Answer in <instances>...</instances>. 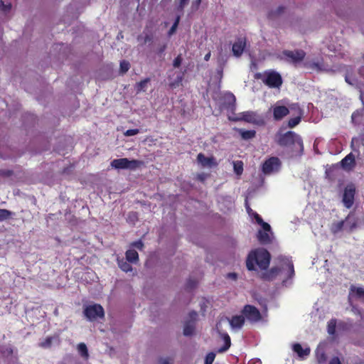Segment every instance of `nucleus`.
Here are the masks:
<instances>
[{"instance_id":"f257e3e1","label":"nucleus","mask_w":364,"mask_h":364,"mask_svg":"<svg viewBox=\"0 0 364 364\" xmlns=\"http://www.w3.org/2000/svg\"><path fill=\"white\" fill-rule=\"evenodd\" d=\"M271 260L270 253L264 248L252 250L247 257L246 266L248 270L255 269V264L262 270H267Z\"/></svg>"},{"instance_id":"f03ea898","label":"nucleus","mask_w":364,"mask_h":364,"mask_svg":"<svg viewBox=\"0 0 364 364\" xmlns=\"http://www.w3.org/2000/svg\"><path fill=\"white\" fill-rule=\"evenodd\" d=\"M275 142L282 147H291L297 145L301 149H303V140L301 137L292 131H288L284 134L278 132L274 136Z\"/></svg>"},{"instance_id":"7ed1b4c3","label":"nucleus","mask_w":364,"mask_h":364,"mask_svg":"<svg viewBox=\"0 0 364 364\" xmlns=\"http://www.w3.org/2000/svg\"><path fill=\"white\" fill-rule=\"evenodd\" d=\"M144 164V162L140 160L132 159L129 160L127 158H122L114 159L111 162V166L112 168L119 170V169H129V170H135L139 167H141Z\"/></svg>"},{"instance_id":"20e7f679","label":"nucleus","mask_w":364,"mask_h":364,"mask_svg":"<svg viewBox=\"0 0 364 364\" xmlns=\"http://www.w3.org/2000/svg\"><path fill=\"white\" fill-rule=\"evenodd\" d=\"M241 314L251 323H255L260 321L262 318V314L259 309L253 305L246 304L241 310Z\"/></svg>"},{"instance_id":"39448f33","label":"nucleus","mask_w":364,"mask_h":364,"mask_svg":"<svg viewBox=\"0 0 364 364\" xmlns=\"http://www.w3.org/2000/svg\"><path fill=\"white\" fill-rule=\"evenodd\" d=\"M83 313L87 320L90 321H95L97 318H104L105 316L103 307L97 304L87 306L84 309Z\"/></svg>"},{"instance_id":"423d86ee","label":"nucleus","mask_w":364,"mask_h":364,"mask_svg":"<svg viewBox=\"0 0 364 364\" xmlns=\"http://www.w3.org/2000/svg\"><path fill=\"white\" fill-rule=\"evenodd\" d=\"M262 82L271 88H279L283 82L282 76L276 71L271 70L264 73Z\"/></svg>"},{"instance_id":"0eeeda50","label":"nucleus","mask_w":364,"mask_h":364,"mask_svg":"<svg viewBox=\"0 0 364 364\" xmlns=\"http://www.w3.org/2000/svg\"><path fill=\"white\" fill-rule=\"evenodd\" d=\"M355 193L356 189L353 184L347 185L344 188L342 202L346 208L350 209L353 205Z\"/></svg>"},{"instance_id":"6e6552de","label":"nucleus","mask_w":364,"mask_h":364,"mask_svg":"<svg viewBox=\"0 0 364 364\" xmlns=\"http://www.w3.org/2000/svg\"><path fill=\"white\" fill-rule=\"evenodd\" d=\"M282 54L286 58L287 62L294 65L303 61L306 56V53L301 49L294 50H285L282 52Z\"/></svg>"},{"instance_id":"1a4fd4ad","label":"nucleus","mask_w":364,"mask_h":364,"mask_svg":"<svg viewBox=\"0 0 364 364\" xmlns=\"http://www.w3.org/2000/svg\"><path fill=\"white\" fill-rule=\"evenodd\" d=\"M281 165L280 160L277 157H270L262 164V170L264 174H269L274 171H277Z\"/></svg>"},{"instance_id":"9d476101","label":"nucleus","mask_w":364,"mask_h":364,"mask_svg":"<svg viewBox=\"0 0 364 364\" xmlns=\"http://www.w3.org/2000/svg\"><path fill=\"white\" fill-rule=\"evenodd\" d=\"M241 120L245 122L255 124L257 125H262L264 124V119L258 115L255 112L247 111L241 113Z\"/></svg>"},{"instance_id":"9b49d317","label":"nucleus","mask_w":364,"mask_h":364,"mask_svg":"<svg viewBox=\"0 0 364 364\" xmlns=\"http://www.w3.org/2000/svg\"><path fill=\"white\" fill-rule=\"evenodd\" d=\"M197 161L203 168H213L218 166V164L214 156L207 157L203 153L197 156Z\"/></svg>"},{"instance_id":"f8f14e48","label":"nucleus","mask_w":364,"mask_h":364,"mask_svg":"<svg viewBox=\"0 0 364 364\" xmlns=\"http://www.w3.org/2000/svg\"><path fill=\"white\" fill-rule=\"evenodd\" d=\"M220 327H221L220 322L217 323V324H216L217 331L220 334L221 338L223 339L224 343H225L224 346L218 350V352L223 353V352L227 351L230 348V345H231V340H230V336L227 333H223L220 331Z\"/></svg>"},{"instance_id":"ddd939ff","label":"nucleus","mask_w":364,"mask_h":364,"mask_svg":"<svg viewBox=\"0 0 364 364\" xmlns=\"http://www.w3.org/2000/svg\"><path fill=\"white\" fill-rule=\"evenodd\" d=\"M289 109L284 105H275L273 107V117L277 121L282 119L284 117L289 114Z\"/></svg>"},{"instance_id":"4468645a","label":"nucleus","mask_w":364,"mask_h":364,"mask_svg":"<svg viewBox=\"0 0 364 364\" xmlns=\"http://www.w3.org/2000/svg\"><path fill=\"white\" fill-rule=\"evenodd\" d=\"M227 319L228 320L229 323H230V326L232 327V328H234V329L242 328V327L244 326L245 322V317L242 315V314H241V315L233 316H232L231 318H227Z\"/></svg>"},{"instance_id":"2eb2a0df","label":"nucleus","mask_w":364,"mask_h":364,"mask_svg":"<svg viewBox=\"0 0 364 364\" xmlns=\"http://www.w3.org/2000/svg\"><path fill=\"white\" fill-rule=\"evenodd\" d=\"M349 299L355 298L362 299L364 301V289L351 285L349 289Z\"/></svg>"},{"instance_id":"dca6fc26","label":"nucleus","mask_w":364,"mask_h":364,"mask_svg":"<svg viewBox=\"0 0 364 364\" xmlns=\"http://www.w3.org/2000/svg\"><path fill=\"white\" fill-rule=\"evenodd\" d=\"M245 46H246V43L242 38H240L237 41H235L233 43L232 48V50L234 55H235L236 57L240 56L244 51Z\"/></svg>"},{"instance_id":"f3484780","label":"nucleus","mask_w":364,"mask_h":364,"mask_svg":"<svg viewBox=\"0 0 364 364\" xmlns=\"http://www.w3.org/2000/svg\"><path fill=\"white\" fill-rule=\"evenodd\" d=\"M280 272V268L273 267L270 269L262 274V279L266 281H272L276 278Z\"/></svg>"},{"instance_id":"a211bd4d","label":"nucleus","mask_w":364,"mask_h":364,"mask_svg":"<svg viewBox=\"0 0 364 364\" xmlns=\"http://www.w3.org/2000/svg\"><path fill=\"white\" fill-rule=\"evenodd\" d=\"M225 102L223 103V107L226 109H233L235 105L236 98L235 96L231 93H226L224 96Z\"/></svg>"},{"instance_id":"6ab92c4d","label":"nucleus","mask_w":364,"mask_h":364,"mask_svg":"<svg viewBox=\"0 0 364 364\" xmlns=\"http://www.w3.org/2000/svg\"><path fill=\"white\" fill-rule=\"evenodd\" d=\"M292 350L296 353L299 357L304 358L310 354L311 350L309 348H303L300 343H294L292 346Z\"/></svg>"},{"instance_id":"aec40b11","label":"nucleus","mask_w":364,"mask_h":364,"mask_svg":"<svg viewBox=\"0 0 364 364\" xmlns=\"http://www.w3.org/2000/svg\"><path fill=\"white\" fill-rule=\"evenodd\" d=\"M343 221H345V224L349 232L353 231L357 228V219L351 213L348 215Z\"/></svg>"},{"instance_id":"412c9836","label":"nucleus","mask_w":364,"mask_h":364,"mask_svg":"<svg viewBox=\"0 0 364 364\" xmlns=\"http://www.w3.org/2000/svg\"><path fill=\"white\" fill-rule=\"evenodd\" d=\"M341 165L343 167H353L355 165V156L352 153L348 154L341 160Z\"/></svg>"},{"instance_id":"4be33fe9","label":"nucleus","mask_w":364,"mask_h":364,"mask_svg":"<svg viewBox=\"0 0 364 364\" xmlns=\"http://www.w3.org/2000/svg\"><path fill=\"white\" fill-rule=\"evenodd\" d=\"M126 259L131 263H136L139 262V255L135 250H128L126 252Z\"/></svg>"},{"instance_id":"5701e85b","label":"nucleus","mask_w":364,"mask_h":364,"mask_svg":"<svg viewBox=\"0 0 364 364\" xmlns=\"http://www.w3.org/2000/svg\"><path fill=\"white\" fill-rule=\"evenodd\" d=\"M257 239L261 244L266 245L271 242L270 237L267 232L259 230L257 233Z\"/></svg>"},{"instance_id":"b1692460","label":"nucleus","mask_w":364,"mask_h":364,"mask_svg":"<svg viewBox=\"0 0 364 364\" xmlns=\"http://www.w3.org/2000/svg\"><path fill=\"white\" fill-rule=\"evenodd\" d=\"M195 323L191 321H186L184 324L183 334L186 336H192L195 331Z\"/></svg>"},{"instance_id":"393cba45","label":"nucleus","mask_w":364,"mask_h":364,"mask_svg":"<svg viewBox=\"0 0 364 364\" xmlns=\"http://www.w3.org/2000/svg\"><path fill=\"white\" fill-rule=\"evenodd\" d=\"M119 267L125 272H129L132 271V267L129 264V262L124 259L117 260Z\"/></svg>"},{"instance_id":"a878e982","label":"nucleus","mask_w":364,"mask_h":364,"mask_svg":"<svg viewBox=\"0 0 364 364\" xmlns=\"http://www.w3.org/2000/svg\"><path fill=\"white\" fill-rule=\"evenodd\" d=\"M345 221L341 220L338 222L333 223L331 227V231L333 234H337L341 232L344 227Z\"/></svg>"},{"instance_id":"bb28decb","label":"nucleus","mask_w":364,"mask_h":364,"mask_svg":"<svg viewBox=\"0 0 364 364\" xmlns=\"http://www.w3.org/2000/svg\"><path fill=\"white\" fill-rule=\"evenodd\" d=\"M337 321L336 318H331L327 324V332L331 336L336 335V328Z\"/></svg>"},{"instance_id":"cd10ccee","label":"nucleus","mask_w":364,"mask_h":364,"mask_svg":"<svg viewBox=\"0 0 364 364\" xmlns=\"http://www.w3.org/2000/svg\"><path fill=\"white\" fill-rule=\"evenodd\" d=\"M150 82V78L146 77L140 82H137L135 86V89L137 92L145 91L147 87V84Z\"/></svg>"},{"instance_id":"c85d7f7f","label":"nucleus","mask_w":364,"mask_h":364,"mask_svg":"<svg viewBox=\"0 0 364 364\" xmlns=\"http://www.w3.org/2000/svg\"><path fill=\"white\" fill-rule=\"evenodd\" d=\"M77 350L82 358L86 359L88 358V350L86 345L84 343H80L77 345Z\"/></svg>"},{"instance_id":"c756f323","label":"nucleus","mask_w":364,"mask_h":364,"mask_svg":"<svg viewBox=\"0 0 364 364\" xmlns=\"http://www.w3.org/2000/svg\"><path fill=\"white\" fill-rule=\"evenodd\" d=\"M240 133L242 138L245 140L252 139L256 135L255 130H240Z\"/></svg>"},{"instance_id":"7c9ffc66","label":"nucleus","mask_w":364,"mask_h":364,"mask_svg":"<svg viewBox=\"0 0 364 364\" xmlns=\"http://www.w3.org/2000/svg\"><path fill=\"white\" fill-rule=\"evenodd\" d=\"M285 8L284 6H279L277 10L275 11H270L268 13L267 17L269 19H274L277 18L278 16H279L281 14H282L284 11Z\"/></svg>"},{"instance_id":"2f4dec72","label":"nucleus","mask_w":364,"mask_h":364,"mask_svg":"<svg viewBox=\"0 0 364 364\" xmlns=\"http://www.w3.org/2000/svg\"><path fill=\"white\" fill-rule=\"evenodd\" d=\"M234 171L237 176L242 175L243 172V162L242 161H236L233 163Z\"/></svg>"},{"instance_id":"473e14b6","label":"nucleus","mask_w":364,"mask_h":364,"mask_svg":"<svg viewBox=\"0 0 364 364\" xmlns=\"http://www.w3.org/2000/svg\"><path fill=\"white\" fill-rule=\"evenodd\" d=\"M130 68V63L125 60H123L120 62L119 65V73L122 75L125 74Z\"/></svg>"},{"instance_id":"72a5a7b5","label":"nucleus","mask_w":364,"mask_h":364,"mask_svg":"<svg viewBox=\"0 0 364 364\" xmlns=\"http://www.w3.org/2000/svg\"><path fill=\"white\" fill-rule=\"evenodd\" d=\"M14 213L7 209L0 208V222L6 220L11 217Z\"/></svg>"},{"instance_id":"f704fd0d","label":"nucleus","mask_w":364,"mask_h":364,"mask_svg":"<svg viewBox=\"0 0 364 364\" xmlns=\"http://www.w3.org/2000/svg\"><path fill=\"white\" fill-rule=\"evenodd\" d=\"M183 74H180L178 75L176 80L173 82H171L169 83V87L171 88V89H174V88H176L180 86V85L181 84L182 82V80H183Z\"/></svg>"},{"instance_id":"c9c22d12","label":"nucleus","mask_w":364,"mask_h":364,"mask_svg":"<svg viewBox=\"0 0 364 364\" xmlns=\"http://www.w3.org/2000/svg\"><path fill=\"white\" fill-rule=\"evenodd\" d=\"M180 19H181L180 16H177L173 24L172 25V26L171 27V28L169 29V31L168 32V36H171L176 32L177 27L178 26V23L180 22Z\"/></svg>"},{"instance_id":"e433bc0d","label":"nucleus","mask_w":364,"mask_h":364,"mask_svg":"<svg viewBox=\"0 0 364 364\" xmlns=\"http://www.w3.org/2000/svg\"><path fill=\"white\" fill-rule=\"evenodd\" d=\"M300 122H301V117H295L291 118L288 121V126L290 128H293V127H296L297 124H299Z\"/></svg>"},{"instance_id":"4c0bfd02","label":"nucleus","mask_w":364,"mask_h":364,"mask_svg":"<svg viewBox=\"0 0 364 364\" xmlns=\"http://www.w3.org/2000/svg\"><path fill=\"white\" fill-rule=\"evenodd\" d=\"M53 337L48 336L47 337L43 342L40 343V346L43 348H50L52 345Z\"/></svg>"},{"instance_id":"58836bf2","label":"nucleus","mask_w":364,"mask_h":364,"mask_svg":"<svg viewBox=\"0 0 364 364\" xmlns=\"http://www.w3.org/2000/svg\"><path fill=\"white\" fill-rule=\"evenodd\" d=\"M198 282L193 279H189L186 284V288L187 289H193L197 286Z\"/></svg>"},{"instance_id":"ea45409f","label":"nucleus","mask_w":364,"mask_h":364,"mask_svg":"<svg viewBox=\"0 0 364 364\" xmlns=\"http://www.w3.org/2000/svg\"><path fill=\"white\" fill-rule=\"evenodd\" d=\"M215 354L213 352L208 353L205 359V364H213Z\"/></svg>"},{"instance_id":"a19ab883","label":"nucleus","mask_w":364,"mask_h":364,"mask_svg":"<svg viewBox=\"0 0 364 364\" xmlns=\"http://www.w3.org/2000/svg\"><path fill=\"white\" fill-rule=\"evenodd\" d=\"M11 9V4L10 3L5 4L2 0L0 1V10L3 12L9 11Z\"/></svg>"},{"instance_id":"79ce46f5","label":"nucleus","mask_w":364,"mask_h":364,"mask_svg":"<svg viewBox=\"0 0 364 364\" xmlns=\"http://www.w3.org/2000/svg\"><path fill=\"white\" fill-rule=\"evenodd\" d=\"M189 0H180L177 6V11L183 12L184 7L188 4Z\"/></svg>"},{"instance_id":"37998d69","label":"nucleus","mask_w":364,"mask_h":364,"mask_svg":"<svg viewBox=\"0 0 364 364\" xmlns=\"http://www.w3.org/2000/svg\"><path fill=\"white\" fill-rule=\"evenodd\" d=\"M182 60H183V59H182V57H181V55H178L173 60V66L174 68H179L181 66V65Z\"/></svg>"},{"instance_id":"c03bdc74","label":"nucleus","mask_w":364,"mask_h":364,"mask_svg":"<svg viewBox=\"0 0 364 364\" xmlns=\"http://www.w3.org/2000/svg\"><path fill=\"white\" fill-rule=\"evenodd\" d=\"M139 133V130L138 129H130L127 130L124 132V135L127 136H134Z\"/></svg>"},{"instance_id":"a18cd8bd","label":"nucleus","mask_w":364,"mask_h":364,"mask_svg":"<svg viewBox=\"0 0 364 364\" xmlns=\"http://www.w3.org/2000/svg\"><path fill=\"white\" fill-rule=\"evenodd\" d=\"M188 317H189V320L188 321L193 322V323H195V322L197 319V317H198V314L196 311H193L189 313Z\"/></svg>"},{"instance_id":"49530a36","label":"nucleus","mask_w":364,"mask_h":364,"mask_svg":"<svg viewBox=\"0 0 364 364\" xmlns=\"http://www.w3.org/2000/svg\"><path fill=\"white\" fill-rule=\"evenodd\" d=\"M13 174V171L8 169H1L0 170V176L4 177H9Z\"/></svg>"},{"instance_id":"de8ad7c7","label":"nucleus","mask_w":364,"mask_h":364,"mask_svg":"<svg viewBox=\"0 0 364 364\" xmlns=\"http://www.w3.org/2000/svg\"><path fill=\"white\" fill-rule=\"evenodd\" d=\"M201 0H194L192 2L191 9L193 11H197L200 6Z\"/></svg>"},{"instance_id":"09e8293b","label":"nucleus","mask_w":364,"mask_h":364,"mask_svg":"<svg viewBox=\"0 0 364 364\" xmlns=\"http://www.w3.org/2000/svg\"><path fill=\"white\" fill-rule=\"evenodd\" d=\"M132 245L139 250H142L144 247V243L141 240L134 242Z\"/></svg>"},{"instance_id":"8fccbe9b","label":"nucleus","mask_w":364,"mask_h":364,"mask_svg":"<svg viewBox=\"0 0 364 364\" xmlns=\"http://www.w3.org/2000/svg\"><path fill=\"white\" fill-rule=\"evenodd\" d=\"M254 218L259 225H261L264 222L262 217L257 213H254Z\"/></svg>"},{"instance_id":"3c124183","label":"nucleus","mask_w":364,"mask_h":364,"mask_svg":"<svg viewBox=\"0 0 364 364\" xmlns=\"http://www.w3.org/2000/svg\"><path fill=\"white\" fill-rule=\"evenodd\" d=\"M260 225L262 227L264 232L271 230V227L267 223L263 222Z\"/></svg>"},{"instance_id":"603ef678","label":"nucleus","mask_w":364,"mask_h":364,"mask_svg":"<svg viewBox=\"0 0 364 364\" xmlns=\"http://www.w3.org/2000/svg\"><path fill=\"white\" fill-rule=\"evenodd\" d=\"M329 364H341V362L338 357H333L331 359Z\"/></svg>"},{"instance_id":"864d4df0","label":"nucleus","mask_w":364,"mask_h":364,"mask_svg":"<svg viewBox=\"0 0 364 364\" xmlns=\"http://www.w3.org/2000/svg\"><path fill=\"white\" fill-rule=\"evenodd\" d=\"M227 277L233 280H235L237 279V274L236 273H228L227 274Z\"/></svg>"},{"instance_id":"5fc2aeb1","label":"nucleus","mask_w":364,"mask_h":364,"mask_svg":"<svg viewBox=\"0 0 364 364\" xmlns=\"http://www.w3.org/2000/svg\"><path fill=\"white\" fill-rule=\"evenodd\" d=\"M289 271H290V274H291V277L293 276L294 274V265L291 262H289Z\"/></svg>"},{"instance_id":"6e6d98bb","label":"nucleus","mask_w":364,"mask_h":364,"mask_svg":"<svg viewBox=\"0 0 364 364\" xmlns=\"http://www.w3.org/2000/svg\"><path fill=\"white\" fill-rule=\"evenodd\" d=\"M198 178L200 181H203L205 178V176L204 174H199L198 176Z\"/></svg>"},{"instance_id":"4d7b16f0","label":"nucleus","mask_w":364,"mask_h":364,"mask_svg":"<svg viewBox=\"0 0 364 364\" xmlns=\"http://www.w3.org/2000/svg\"><path fill=\"white\" fill-rule=\"evenodd\" d=\"M166 48V45H164L162 47H161V48H159V53H161H161H163L164 52V50H165Z\"/></svg>"},{"instance_id":"13d9d810","label":"nucleus","mask_w":364,"mask_h":364,"mask_svg":"<svg viewBox=\"0 0 364 364\" xmlns=\"http://www.w3.org/2000/svg\"><path fill=\"white\" fill-rule=\"evenodd\" d=\"M210 57V52H208V53L205 55V57H204V60H205V61H208V60H209Z\"/></svg>"},{"instance_id":"bf43d9fd","label":"nucleus","mask_w":364,"mask_h":364,"mask_svg":"<svg viewBox=\"0 0 364 364\" xmlns=\"http://www.w3.org/2000/svg\"><path fill=\"white\" fill-rule=\"evenodd\" d=\"M357 311H358V314L360 316L361 319L364 321V313H363L360 310H358Z\"/></svg>"},{"instance_id":"052dcab7","label":"nucleus","mask_w":364,"mask_h":364,"mask_svg":"<svg viewBox=\"0 0 364 364\" xmlns=\"http://www.w3.org/2000/svg\"><path fill=\"white\" fill-rule=\"evenodd\" d=\"M161 364H171L167 359H161Z\"/></svg>"},{"instance_id":"680f3d73","label":"nucleus","mask_w":364,"mask_h":364,"mask_svg":"<svg viewBox=\"0 0 364 364\" xmlns=\"http://www.w3.org/2000/svg\"><path fill=\"white\" fill-rule=\"evenodd\" d=\"M346 326V324L344 322H343V321H341V322H340V323H338V326H339V327H343V328H344Z\"/></svg>"},{"instance_id":"e2e57ef3","label":"nucleus","mask_w":364,"mask_h":364,"mask_svg":"<svg viewBox=\"0 0 364 364\" xmlns=\"http://www.w3.org/2000/svg\"><path fill=\"white\" fill-rule=\"evenodd\" d=\"M354 140H355V138H353L352 141H351V146H353Z\"/></svg>"},{"instance_id":"0e129e2a","label":"nucleus","mask_w":364,"mask_h":364,"mask_svg":"<svg viewBox=\"0 0 364 364\" xmlns=\"http://www.w3.org/2000/svg\"><path fill=\"white\" fill-rule=\"evenodd\" d=\"M247 212L250 213V210H252V209L250 208V207H247Z\"/></svg>"},{"instance_id":"69168bd1","label":"nucleus","mask_w":364,"mask_h":364,"mask_svg":"<svg viewBox=\"0 0 364 364\" xmlns=\"http://www.w3.org/2000/svg\"><path fill=\"white\" fill-rule=\"evenodd\" d=\"M321 358L324 359L325 358V354L324 353H322L321 355Z\"/></svg>"},{"instance_id":"338daca9","label":"nucleus","mask_w":364,"mask_h":364,"mask_svg":"<svg viewBox=\"0 0 364 364\" xmlns=\"http://www.w3.org/2000/svg\"><path fill=\"white\" fill-rule=\"evenodd\" d=\"M346 81L348 83L351 84V83L348 81V78H347V77H346Z\"/></svg>"}]
</instances>
